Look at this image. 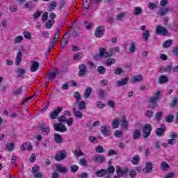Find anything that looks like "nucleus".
I'll use <instances>...</instances> for the list:
<instances>
[{"instance_id":"nucleus-20","label":"nucleus","mask_w":178,"mask_h":178,"mask_svg":"<svg viewBox=\"0 0 178 178\" xmlns=\"http://www.w3.org/2000/svg\"><path fill=\"white\" fill-rule=\"evenodd\" d=\"M168 12H170V9H169V8H161L156 13V15L159 16H165V15H166V13Z\"/></svg>"},{"instance_id":"nucleus-52","label":"nucleus","mask_w":178,"mask_h":178,"mask_svg":"<svg viewBox=\"0 0 178 178\" xmlns=\"http://www.w3.org/2000/svg\"><path fill=\"white\" fill-rule=\"evenodd\" d=\"M114 136L115 137H118V138L123 137V131L120 130H116L114 132Z\"/></svg>"},{"instance_id":"nucleus-53","label":"nucleus","mask_w":178,"mask_h":178,"mask_svg":"<svg viewBox=\"0 0 178 178\" xmlns=\"http://www.w3.org/2000/svg\"><path fill=\"white\" fill-rule=\"evenodd\" d=\"M143 37L145 41H148V38H149V31H145L143 34Z\"/></svg>"},{"instance_id":"nucleus-15","label":"nucleus","mask_w":178,"mask_h":178,"mask_svg":"<svg viewBox=\"0 0 178 178\" xmlns=\"http://www.w3.org/2000/svg\"><path fill=\"white\" fill-rule=\"evenodd\" d=\"M92 161L97 162V163H104L105 162V156L100 155H95L92 156Z\"/></svg>"},{"instance_id":"nucleus-64","label":"nucleus","mask_w":178,"mask_h":178,"mask_svg":"<svg viewBox=\"0 0 178 178\" xmlns=\"http://www.w3.org/2000/svg\"><path fill=\"white\" fill-rule=\"evenodd\" d=\"M172 54L174 55H175V56H177V58H178V47L177 46H176L173 48Z\"/></svg>"},{"instance_id":"nucleus-47","label":"nucleus","mask_w":178,"mask_h":178,"mask_svg":"<svg viewBox=\"0 0 178 178\" xmlns=\"http://www.w3.org/2000/svg\"><path fill=\"white\" fill-rule=\"evenodd\" d=\"M74 98H75L76 104H79V101L81 99V95L79 92H74Z\"/></svg>"},{"instance_id":"nucleus-35","label":"nucleus","mask_w":178,"mask_h":178,"mask_svg":"<svg viewBox=\"0 0 178 178\" xmlns=\"http://www.w3.org/2000/svg\"><path fill=\"white\" fill-rule=\"evenodd\" d=\"M17 79H20L22 77V76L24 74V73H26V70L22 69V68H18L17 70Z\"/></svg>"},{"instance_id":"nucleus-46","label":"nucleus","mask_w":178,"mask_h":178,"mask_svg":"<svg viewBox=\"0 0 178 178\" xmlns=\"http://www.w3.org/2000/svg\"><path fill=\"white\" fill-rule=\"evenodd\" d=\"M129 52L131 54L136 52V43L134 42H132L130 44V47L129 48Z\"/></svg>"},{"instance_id":"nucleus-58","label":"nucleus","mask_w":178,"mask_h":178,"mask_svg":"<svg viewBox=\"0 0 178 178\" xmlns=\"http://www.w3.org/2000/svg\"><path fill=\"white\" fill-rule=\"evenodd\" d=\"M22 41H23V36L20 35V36H17L15 40H14V42L15 44H20V42H22Z\"/></svg>"},{"instance_id":"nucleus-23","label":"nucleus","mask_w":178,"mask_h":178,"mask_svg":"<svg viewBox=\"0 0 178 178\" xmlns=\"http://www.w3.org/2000/svg\"><path fill=\"white\" fill-rule=\"evenodd\" d=\"M72 111L74 115L75 116V118H76V119H83V113H81L80 110L78 111L76 108H74L72 109Z\"/></svg>"},{"instance_id":"nucleus-24","label":"nucleus","mask_w":178,"mask_h":178,"mask_svg":"<svg viewBox=\"0 0 178 178\" xmlns=\"http://www.w3.org/2000/svg\"><path fill=\"white\" fill-rule=\"evenodd\" d=\"M22 59H23V53H22V51H19L17 54L16 60L15 63L16 66H19V65H20V62H22Z\"/></svg>"},{"instance_id":"nucleus-49","label":"nucleus","mask_w":178,"mask_h":178,"mask_svg":"<svg viewBox=\"0 0 178 178\" xmlns=\"http://www.w3.org/2000/svg\"><path fill=\"white\" fill-rule=\"evenodd\" d=\"M145 115L146 116V118H148L149 119H152L154 116V111L151 110L147 111L145 113Z\"/></svg>"},{"instance_id":"nucleus-62","label":"nucleus","mask_w":178,"mask_h":178,"mask_svg":"<svg viewBox=\"0 0 178 178\" xmlns=\"http://www.w3.org/2000/svg\"><path fill=\"white\" fill-rule=\"evenodd\" d=\"M65 122H66L67 126H73V123L74 122V120H73V118H70Z\"/></svg>"},{"instance_id":"nucleus-63","label":"nucleus","mask_w":178,"mask_h":178,"mask_svg":"<svg viewBox=\"0 0 178 178\" xmlns=\"http://www.w3.org/2000/svg\"><path fill=\"white\" fill-rule=\"evenodd\" d=\"M123 72V69L120 68V67H118V68H116L114 71V74L115 75H120L121 73Z\"/></svg>"},{"instance_id":"nucleus-56","label":"nucleus","mask_w":178,"mask_h":178,"mask_svg":"<svg viewBox=\"0 0 178 178\" xmlns=\"http://www.w3.org/2000/svg\"><path fill=\"white\" fill-rule=\"evenodd\" d=\"M55 23L54 20H49L46 23V29H51L52 27V25Z\"/></svg>"},{"instance_id":"nucleus-40","label":"nucleus","mask_w":178,"mask_h":178,"mask_svg":"<svg viewBox=\"0 0 178 178\" xmlns=\"http://www.w3.org/2000/svg\"><path fill=\"white\" fill-rule=\"evenodd\" d=\"M97 73H99V74H105V73H106V68L104 66H98Z\"/></svg>"},{"instance_id":"nucleus-30","label":"nucleus","mask_w":178,"mask_h":178,"mask_svg":"<svg viewBox=\"0 0 178 178\" xmlns=\"http://www.w3.org/2000/svg\"><path fill=\"white\" fill-rule=\"evenodd\" d=\"M132 13L134 16H140V15H142L143 13V8L140 7H135Z\"/></svg>"},{"instance_id":"nucleus-29","label":"nucleus","mask_w":178,"mask_h":178,"mask_svg":"<svg viewBox=\"0 0 178 178\" xmlns=\"http://www.w3.org/2000/svg\"><path fill=\"white\" fill-rule=\"evenodd\" d=\"M56 171L58 172V173H67L68 170L66 167L62 165H56Z\"/></svg>"},{"instance_id":"nucleus-22","label":"nucleus","mask_w":178,"mask_h":178,"mask_svg":"<svg viewBox=\"0 0 178 178\" xmlns=\"http://www.w3.org/2000/svg\"><path fill=\"white\" fill-rule=\"evenodd\" d=\"M31 66L30 67V70L31 72H37V70H38V68L40 67V63H38V62L37 61H32L31 63Z\"/></svg>"},{"instance_id":"nucleus-3","label":"nucleus","mask_w":178,"mask_h":178,"mask_svg":"<svg viewBox=\"0 0 178 178\" xmlns=\"http://www.w3.org/2000/svg\"><path fill=\"white\" fill-rule=\"evenodd\" d=\"M152 130V127L151 124H146L143 129L142 136L144 138H148L149 136H151V131Z\"/></svg>"},{"instance_id":"nucleus-50","label":"nucleus","mask_w":178,"mask_h":178,"mask_svg":"<svg viewBox=\"0 0 178 178\" xmlns=\"http://www.w3.org/2000/svg\"><path fill=\"white\" fill-rule=\"evenodd\" d=\"M33 7V1H29L25 3V5L24 6V9H30V8Z\"/></svg>"},{"instance_id":"nucleus-2","label":"nucleus","mask_w":178,"mask_h":178,"mask_svg":"<svg viewBox=\"0 0 178 178\" xmlns=\"http://www.w3.org/2000/svg\"><path fill=\"white\" fill-rule=\"evenodd\" d=\"M66 156H67V152H66L65 149H63L56 153L54 156V159L57 162H60V161L66 159Z\"/></svg>"},{"instance_id":"nucleus-16","label":"nucleus","mask_w":178,"mask_h":178,"mask_svg":"<svg viewBox=\"0 0 178 178\" xmlns=\"http://www.w3.org/2000/svg\"><path fill=\"white\" fill-rule=\"evenodd\" d=\"M106 170V176L104 178H112V175L115 173V168L113 165H108Z\"/></svg>"},{"instance_id":"nucleus-59","label":"nucleus","mask_w":178,"mask_h":178,"mask_svg":"<svg viewBox=\"0 0 178 178\" xmlns=\"http://www.w3.org/2000/svg\"><path fill=\"white\" fill-rule=\"evenodd\" d=\"M79 164H81V166H87V160L85 158L79 159Z\"/></svg>"},{"instance_id":"nucleus-44","label":"nucleus","mask_w":178,"mask_h":178,"mask_svg":"<svg viewBox=\"0 0 178 178\" xmlns=\"http://www.w3.org/2000/svg\"><path fill=\"white\" fill-rule=\"evenodd\" d=\"M22 88H17L13 91V95L17 97V95H22Z\"/></svg>"},{"instance_id":"nucleus-14","label":"nucleus","mask_w":178,"mask_h":178,"mask_svg":"<svg viewBox=\"0 0 178 178\" xmlns=\"http://www.w3.org/2000/svg\"><path fill=\"white\" fill-rule=\"evenodd\" d=\"M142 172L143 173H145V175L151 173L152 172V162L146 163V166L145 168L142 170Z\"/></svg>"},{"instance_id":"nucleus-36","label":"nucleus","mask_w":178,"mask_h":178,"mask_svg":"<svg viewBox=\"0 0 178 178\" xmlns=\"http://www.w3.org/2000/svg\"><path fill=\"white\" fill-rule=\"evenodd\" d=\"M119 124H120V120L118 118H115L112 122L113 129L119 128Z\"/></svg>"},{"instance_id":"nucleus-21","label":"nucleus","mask_w":178,"mask_h":178,"mask_svg":"<svg viewBox=\"0 0 178 178\" xmlns=\"http://www.w3.org/2000/svg\"><path fill=\"white\" fill-rule=\"evenodd\" d=\"M112 56H113V50H109V52H108L106 49H104L103 58L108 59V58H111Z\"/></svg>"},{"instance_id":"nucleus-26","label":"nucleus","mask_w":178,"mask_h":178,"mask_svg":"<svg viewBox=\"0 0 178 178\" xmlns=\"http://www.w3.org/2000/svg\"><path fill=\"white\" fill-rule=\"evenodd\" d=\"M95 175L97 177H104L106 176V170L101 169L96 171Z\"/></svg>"},{"instance_id":"nucleus-51","label":"nucleus","mask_w":178,"mask_h":178,"mask_svg":"<svg viewBox=\"0 0 178 178\" xmlns=\"http://www.w3.org/2000/svg\"><path fill=\"white\" fill-rule=\"evenodd\" d=\"M172 45V40H168L163 44V48H169Z\"/></svg>"},{"instance_id":"nucleus-1","label":"nucleus","mask_w":178,"mask_h":178,"mask_svg":"<svg viewBox=\"0 0 178 178\" xmlns=\"http://www.w3.org/2000/svg\"><path fill=\"white\" fill-rule=\"evenodd\" d=\"M160 95H161V92L158 91L155 94L154 97H152L149 98V102L150 103V104L149 106L150 109H155V108H156V106L158 105L156 102L158 101V99H159Z\"/></svg>"},{"instance_id":"nucleus-48","label":"nucleus","mask_w":178,"mask_h":178,"mask_svg":"<svg viewBox=\"0 0 178 178\" xmlns=\"http://www.w3.org/2000/svg\"><path fill=\"white\" fill-rule=\"evenodd\" d=\"M83 58V53H76L74 54V60H80Z\"/></svg>"},{"instance_id":"nucleus-39","label":"nucleus","mask_w":178,"mask_h":178,"mask_svg":"<svg viewBox=\"0 0 178 178\" xmlns=\"http://www.w3.org/2000/svg\"><path fill=\"white\" fill-rule=\"evenodd\" d=\"M78 109L79 111H84L86 109V102L80 101L78 103Z\"/></svg>"},{"instance_id":"nucleus-12","label":"nucleus","mask_w":178,"mask_h":178,"mask_svg":"<svg viewBox=\"0 0 178 178\" xmlns=\"http://www.w3.org/2000/svg\"><path fill=\"white\" fill-rule=\"evenodd\" d=\"M171 70H173V65L172 64H169L166 66L161 67L159 72V73H170Z\"/></svg>"},{"instance_id":"nucleus-11","label":"nucleus","mask_w":178,"mask_h":178,"mask_svg":"<svg viewBox=\"0 0 178 178\" xmlns=\"http://www.w3.org/2000/svg\"><path fill=\"white\" fill-rule=\"evenodd\" d=\"M79 70L78 76L79 77H84V76H86V73H87V66L84 64H80L79 66Z\"/></svg>"},{"instance_id":"nucleus-28","label":"nucleus","mask_w":178,"mask_h":178,"mask_svg":"<svg viewBox=\"0 0 178 178\" xmlns=\"http://www.w3.org/2000/svg\"><path fill=\"white\" fill-rule=\"evenodd\" d=\"M129 83V78L122 79L117 81V87H122V86L127 85Z\"/></svg>"},{"instance_id":"nucleus-34","label":"nucleus","mask_w":178,"mask_h":178,"mask_svg":"<svg viewBox=\"0 0 178 178\" xmlns=\"http://www.w3.org/2000/svg\"><path fill=\"white\" fill-rule=\"evenodd\" d=\"M58 69H55L54 72H50L47 74V77H49V80H54L56 77V74H58Z\"/></svg>"},{"instance_id":"nucleus-5","label":"nucleus","mask_w":178,"mask_h":178,"mask_svg":"<svg viewBox=\"0 0 178 178\" xmlns=\"http://www.w3.org/2000/svg\"><path fill=\"white\" fill-rule=\"evenodd\" d=\"M116 173L119 177H123V176H127V174L129 173V168H124L122 170V167L118 165L116 167Z\"/></svg>"},{"instance_id":"nucleus-43","label":"nucleus","mask_w":178,"mask_h":178,"mask_svg":"<svg viewBox=\"0 0 178 178\" xmlns=\"http://www.w3.org/2000/svg\"><path fill=\"white\" fill-rule=\"evenodd\" d=\"M140 137H141V131H140V130H135L134 131L133 138L134 140H138V138H140Z\"/></svg>"},{"instance_id":"nucleus-55","label":"nucleus","mask_w":178,"mask_h":178,"mask_svg":"<svg viewBox=\"0 0 178 178\" xmlns=\"http://www.w3.org/2000/svg\"><path fill=\"white\" fill-rule=\"evenodd\" d=\"M84 25L87 30H91V28L92 27V24L87 21H84Z\"/></svg>"},{"instance_id":"nucleus-61","label":"nucleus","mask_w":178,"mask_h":178,"mask_svg":"<svg viewBox=\"0 0 178 178\" xmlns=\"http://www.w3.org/2000/svg\"><path fill=\"white\" fill-rule=\"evenodd\" d=\"M71 172L72 173H76L79 170V166L76 165H73L71 167Z\"/></svg>"},{"instance_id":"nucleus-18","label":"nucleus","mask_w":178,"mask_h":178,"mask_svg":"<svg viewBox=\"0 0 178 178\" xmlns=\"http://www.w3.org/2000/svg\"><path fill=\"white\" fill-rule=\"evenodd\" d=\"M104 48H100L99 49V54H95L93 58L95 60H101L104 58Z\"/></svg>"},{"instance_id":"nucleus-54","label":"nucleus","mask_w":178,"mask_h":178,"mask_svg":"<svg viewBox=\"0 0 178 178\" xmlns=\"http://www.w3.org/2000/svg\"><path fill=\"white\" fill-rule=\"evenodd\" d=\"M173 119H175V116L169 115L165 118V122H167V123H172V122H173Z\"/></svg>"},{"instance_id":"nucleus-9","label":"nucleus","mask_w":178,"mask_h":178,"mask_svg":"<svg viewBox=\"0 0 178 178\" xmlns=\"http://www.w3.org/2000/svg\"><path fill=\"white\" fill-rule=\"evenodd\" d=\"M55 131H60V133H65V131H67V129L65 124L58 122L54 125Z\"/></svg>"},{"instance_id":"nucleus-17","label":"nucleus","mask_w":178,"mask_h":178,"mask_svg":"<svg viewBox=\"0 0 178 178\" xmlns=\"http://www.w3.org/2000/svg\"><path fill=\"white\" fill-rule=\"evenodd\" d=\"M143 81V76L141 75H134L130 81L131 84H136V83H141Z\"/></svg>"},{"instance_id":"nucleus-10","label":"nucleus","mask_w":178,"mask_h":178,"mask_svg":"<svg viewBox=\"0 0 178 178\" xmlns=\"http://www.w3.org/2000/svg\"><path fill=\"white\" fill-rule=\"evenodd\" d=\"M63 111V107H58L56 110L51 112L49 115V119L55 120L57 116H59V113Z\"/></svg>"},{"instance_id":"nucleus-7","label":"nucleus","mask_w":178,"mask_h":178,"mask_svg":"<svg viewBox=\"0 0 178 178\" xmlns=\"http://www.w3.org/2000/svg\"><path fill=\"white\" fill-rule=\"evenodd\" d=\"M166 131V126L164 124H161L160 128H157L155 131L156 136L157 137H162Z\"/></svg>"},{"instance_id":"nucleus-57","label":"nucleus","mask_w":178,"mask_h":178,"mask_svg":"<svg viewBox=\"0 0 178 178\" xmlns=\"http://www.w3.org/2000/svg\"><path fill=\"white\" fill-rule=\"evenodd\" d=\"M147 6L149 9H150V10H154V9H156V4H155V3L150 2L148 3Z\"/></svg>"},{"instance_id":"nucleus-32","label":"nucleus","mask_w":178,"mask_h":178,"mask_svg":"<svg viewBox=\"0 0 178 178\" xmlns=\"http://www.w3.org/2000/svg\"><path fill=\"white\" fill-rule=\"evenodd\" d=\"M160 168H161V170L166 172V171L169 170L170 165L165 161H163V162H161V163L160 165Z\"/></svg>"},{"instance_id":"nucleus-38","label":"nucleus","mask_w":178,"mask_h":178,"mask_svg":"<svg viewBox=\"0 0 178 178\" xmlns=\"http://www.w3.org/2000/svg\"><path fill=\"white\" fill-rule=\"evenodd\" d=\"M54 140L56 141V143H57V144H60V143H62V141L63 140V139L62 138V136H60V135H59V134H54Z\"/></svg>"},{"instance_id":"nucleus-41","label":"nucleus","mask_w":178,"mask_h":178,"mask_svg":"<svg viewBox=\"0 0 178 178\" xmlns=\"http://www.w3.org/2000/svg\"><path fill=\"white\" fill-rule=\"evenodd\" d=\"M58 3L56 1H51V3L48 6L49 12H52L55 9V7L57 6Z\"/></svg>"},{"instance_id":"nucleus-13","label":"nucleus","mask_w":178,"mask_h":178,"mask_svg":"<svg viewBox=\"0 0 178 178\" xmlns=\"http://www.w3.org/2000/svg\"><path fill=\"white\" fill-rule=\"evenodd\" d=\"M101 131L102 134H103V136H105V137L111 136V134H109V131H111V127L104 124L101 127Z\"/></svg>"},{"instance_id":"nucleus-37","label":"nucleus","mask_w":178,"mask_h":178,"mask_svg":"<svg viewBox=\"0 0 178 178\" xmlns=\"http://www.w3.org/2000/svg\"><path fill=\"white\" fill-rule=\"evenodd\" d=\"M132 165H138V162H140V156L138 155H135L132 159L131 160Z\"/></svg>"},{"instance_id":"nucleus-19","label":"nucleus","mask_w":178,"mask_h":178,"mask_svg":"<svg viewBox=\"0 0 178 178\" xmlns=\"http://www.w3.org/2000/svg\"><path fill=\"white\" fill-rule=\"evenodd\" d=\"M169 82V77L166 75H161L159 76L158 83L159 84H165Z\"/></svg>"},{"instance_id":"nucleus-31","label":"nucleus","mask_w":178,"mask_h":178,"mask_svg":"<svg viewBox=\"0 0 178 178\" xmlns=\"http://www.w3.org/2000/svg\"><path fill=\"white\" fill-rule=\"evenodd\" d=\"M91 92H92V88L88 87L84 92V97L86 99L90 98V95H91Z\"/></svg>"},{"instance_id":"nucleus-42","label":"nucleus","mask_w":178,"mask_h":178,"mask_svg":"<svg viewBox=\"0 0 178 178\" xmlns=\"http://www.w3.org/2000/svg\"><path fill=\"white\" fill-rule=\"evenodd\" d=\"M90 5H91V1L90 0L85 1L83 4V10H88V8H90Z\"/></svg>"},{"instance_id":"nucleus-6","label":"nucleus","mask_w":178,"mask_h":178,"mask_svg":"<svg viewBox=\"0 0 178 178\" xmlns=\"http://www.w3.org/2000/svg\"><path fill=\"white\" fill-rule=\"evenodd\" d=\"M39 129L42 133L43 136H48L51 131V129L45 123L42 122L39 125Z\"/></svg>"},{"instance_id":"nucleus-8","label":"nucleus","mask_w":178,"mask_h":178,"mask_svg":"<svg viewBox=\"0 0 178 178\" xmlns=\"http://www.w3.org/2000/svg\"><path fill=\"white\" fill-rule=\"evenodd\" d=\"M156 34L160 35H168L169 33L168 32L167 29L162 27V26L161 25H159L156 29Z\"/></svg>"},{"instance_id":"nucleus-25","label":"nucleus","mask_w":178,"mask_h":178,"mask_svg":"<svg viewBox=\"0 0 178 178\" xmlns=\"http://www.w3.org/2000/svg\"><path fill=\"white\" fill-rule=\"evenodd\" d=\"M120 124L122 129H124L125 130H127V129H129V122H127V120H126V117H123L122 118Z\"/></svg>"},{"instance_id":"nucleus-27","label":"nucleus","mask_w":178,"mask_h":178,"mask_svg":"<svg viewBox=\"0 0 178 178\" xmlns=\"http://www.w3.org/2000/svg\"><path fill=\"white\" fill-rule=\"evenodd\" d=\"M24 149H28V151H31L33 149V145L29 143H25L21 146V151H24Z\"/></svg>"},{"instance_id":"nucleus-33","label":"nucleus","mask_w":178,"mask_h":178,"mask_svg":"<svg viewBox=\"0 0 178 178\" xmlns=\"http://www.w3.org/2000/svg\"><path fill=\"white\" fill-rule=\"evenodd\" d=\"M116 63V60L115 58H107L105 61V65L107 67L112 66V65H115Z\"/></svg>"},{"instance_id":"nucleus-60","label":"nucleus","mask_w":178,"mask_h":178,"mask_svg":"<svg viewBox=\"0 0 178 178\" xmlns=\"http://www.w3.org/2000/svg\"><path fill=\"white\" fill-rule=\"evenodd\" d=\"M129 176L131 178H136V176H137V172L134 169H131L129 172Z\"/></svg>"},{"instance_id":"nucleus-45","label":"nucleus","mask_w":178,"mask_h":178,"mask_svg":"<svg viewBox=\"0 0 178 178\" xmlns=\"http://www.w3.org/2000/svg\"><path fill=\"white\" fill-rule=\"evenodd\" d=\"M163 115V113H162V111L157 112L155 115L156 120H157V122H161Z\"/></svg>"},{"instance_id":"nucleus-4","label":"nucleus","mask_w":178,"mask_h":178,"mask_svg":"<svg viewBox=\"0 0 178 178\" xmlns=\"http://www.w3.org/2000/svg\"><path fill=\"white\" fill-rule=\"evenodd\" d=\"M95 37L97 38H102L104 35L105 34V27L103 26H97L95 30Z\"/></svg>"}]
</instances>
